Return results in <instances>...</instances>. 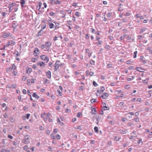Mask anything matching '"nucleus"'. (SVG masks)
<instances>
[{
	"label": "nucleus",
	"mask_w": 152,
	"mask_h": 152,
	"mask_svg": "<svg viewBox=\"0 0 152 152\" xmlns=\"http://www.w3.org/2000/svg\"><path fill=\"white\" fill-rule=\"evenodd\" d=\"M46 75L48 78L50 79L51 78V74L50 71H48L46 73Z\"/></svg>",
	"instance_id": "nucleus-10"
},
{
	"label": "nucleus",
	"mask_w": 152,
	"mask_h": 152,
	"mask_svg": "<svg viewBox=\"0 0 152 152\" xmlns=\"http://www.w3.org/2000/svg\"><path fill=\"white\" fill-rule=\"evenodd\" d=\"M51 42L47 41L45 42V45H41V47L42 49L45 48V50L48 51L50 49V47L51 46Z\"/></svg>",
	"instance_id": "nucleus-1"
},
{
	"label": "nucleus",
	"mask_w": 152,
	"mask_h": 152,
	"mask_svg": "<svg viewBox=\"0 0 152 152\" xmlns=\"http://www.w3.org/2000/svg\"><path fill=\"white\" fill-rule=\"evenodd\" d=\"M108 96V94L107 93H103L101 96L102 98L103 99H106Z\"/></svg>",
	"instance_id": "nucleus-7"
},
{
	"label": "nucleus",
	"mask_w": 152,
	"mask_h": 152,
	"mask_svg": "<svg viewBox=\"0 0 152 152\" xmlns=\"http://www.w3.org/2000/svg\"><path fill=\"white\" fill-rule=\"evenodd\" d=\"M39 9H38V10H39L42 5V3L41 2H39Z\"/></svg>",
	"instance_id": "nucleus-43"
},
{
	"label": "nucleus",
	"mask_w": 152,
	"mask_h": 152,
	"mask_svg": "<svg viewBox=\"0 0 152 152\" xmlns=\"http://www.w3.org/2000/svg\"><path fill=\"white\" fill-rule=\"evenodd\" d=\"M16 87V86L15 84H13L12 85L11 87H10V88H15Z\"/></svg>",
	"instance_id": "nucleus-35"
},
{
	"label": "nucleus",
	"mask_w": 152,
	"mask_h": 152,
	"mask_svg": "<svg viewBox=\"0 0 152 152\" xmlns=\"http://www.w3.org/2000/svg\"><path fill=\"white\" fill-rule=\"evenodd\" d=\"M91 101L92 103H93L96 102V100L94 99H92L91 100Z\"/></svg>",
	"instance_id": "nucleus-45"
},
{
	"label": "nucleus",
	"mask_w": 152,
	"mask_h": 152,
	"mask_svg": "<svg viewBox=\"0 0 152 152\" xmlns=\"http://www.w3.org/2000/svg\"><path fill=\"white\" fill-rule=\"evenodd\" d=\"M12 69H13L12 67H10L9 69H7L6 70L7 72H8L10 70H12Z\"/></svg>",
	"instance_id": "nucleus-37"
},
{
	"label": "nucleus",
	"mask_w": 152,
	"mask_h": 152,
	"mask_svg": "<svg viewBox=\"0 0 152 152\" xmlns=\"http://www.w3.org/2000/svg\"><path fill=\"white\" fill-rule=\"evenodd\" d=\"M107 67L108 68L112 67V65L111 64H107Z\"/></svg>",
	"instance_id": "nucleus-44"
},
{
	"label": "nucleus",
	"mask_w": 152,
	"mask_h": 152,
	"mask_svg": "<svg viewBox=\"0 0 152 152\" xmlns=\"http://www.w3.org/2000/svg\"><path fill=\"white\" fill-rule=\"evenodd\" d=\"M94 131L97 133H98L99 132L98 128L97 126H95L94 128Z\"/></svg>",
	"instance_id": "nucleus-23"
},
{
	"label": "nucleus",
	"mask_w": 152,
	"mask_h": 152,
	"mask_svg": "<svg viewBox=\"0 0 152 152\" xmlns=\"http://www.w3.org/2000/svg\"><path fill=\"white\" fill-rule=\"evenodd\" d=\"M15 42L13 41H12L11 42H8L7 43V45H5V46L6 47H8V46L11 45H15Z\"/></svg>",
	"instance_id": "nucleus-8"
},
{
	"label": "nucleus",
	"mask_w": 152,
	"mask_h": 152,
	"mask_svg": "<svg viewBox=\"0 0 152 152\" xmlns=\"http://www.w3.org/2000/svg\"><path fill=\"white\" fill-rule=\"evenodd\" d=\"M58 95L61 96L62 95V93L59 90H58L57 91Z\"/></svg>",
	"instance_id": "nucleus-19"
},
{
	"label": "nucleus",
	"mask_w": 152,
	"mask_h": 152,
	"mask_svg": "<svg viewBox=\"0 0 152 152\" xmlns=\"http://www.w3.org/2000/svg\"><path fill=\"white\" fill-rule=\"evenodd\" d=\"M4 117L5 118H8V115L6 113L4 115Z\"/></svg>",
	"instance_id": "nucleus-63"
},
{
	"label": "nucleus",
	"mask_w": 152,
	"mask_h": 152,
	"mask_svg": "<svg viewBox=\"0 0 152 152\" xmlns=\"http://www.w3.org/2000/svg\"><path fill=\"white\" fill-rule=\"evenodd\" d=\"M94 72H90L89 73V75L90 76H93V75H94Z\"/></svg>",
	"instance_id": "nucleus-52"
},
{
	"label": "nucleus",
	"mask_w": 152,
	"mask_h": 152,
	"mask_svg": "<svg viewBox=\"0 0 152 152\" xmlns=\"http://www.w3.org/2000/svg\"><path fill=\"white\" fill-rule=\"evenodd\" d=\"M137 51H135L134 53V55H133V57L135 58L137 56Z\"/></svg>",
	"instance_id": "nucleus-27"
},
{
	"label": "nucleus",
	"mask_w": 152,
	"mask_h": 152,
	"mask_svg": "<svg viewBox=\"0 0 152 152\" xmlns=\"http://www.w3.org/2000/svg\"><path fill=\"white\" fill-rule=\"evenodd\" d=\"M126 120V119L125 118H123L121 119V120L122 121L125 122Z\"/></svg>",
	"instance_id": "nucleus-59"
},
{
	"label": "nucleus",
	"mask_w": 152,
	"mask_h": 152,
	"mask_svg": "<svg viewBox=\"0 0 152 152\" xmlns=\"http://www.w3.org/2000/svg\"><path fill=\"white\" fill-rule=\"evenodd\" d=\"M134 121L136 122H138L139 121V119L138 118H135L134 119Z\"/></svg>",
	"instance_id": "nucleus-40"
},
{
	"label": "nucleus",
	"mask_w": 152,
	"mask_h": 152,
	"mask_svg": "<svg viewBox=\"0 0 152 152\" xmlns=\"http://www.w3.org/2000/svg\"><path fill=\"white\" fill-rule=\"evenodd\" d=\"M130 86L129 85H126L125 86V88L126 89H128L130 87Z\"/></svg>",
	"instance_id": "nucleus-47"
},
{
	"label": "nucleus",
	"mask_w": 152,
	"mask_h": 152,
	"mask_svg": "<svg viewBox=\"0 0 152 152\" xmlns=\"http://www.w3.org/2000/svg\"><path fill=\"white\" fill-rule=\"evenodd\" d=\"M25 139L28 140L29 139V138L28 136L27 135H24Z\"/></svg>",
	"instance_id": "nucleus-33"
},
{
	"label": "nucleus",
	"mask_w": 152,
	"mask_h": 152,
	"mask_svg": "<svg viewBox=\"0 0 152 152\" xmlns=\"http://www.w3.org/2000/svg\"><path fill=\"white\" fill-rule=\"evenodd\" d=\"M22 92L24 94H26V91L25 89H23L22 90Z\"/></svg>",
	"instance_id": "nucleus-50"
},
{
	"label": "nucleus",
	"mask_w": 152,
	"mask_h": 152,
	"mask_svg": "<svg viewBox=\"0 0 152 152\" xmlns=\"http://www.w3.org/2000/svg\"><path fill=\"white\" fill-rule=\"evenodd\" d=\"M91 112L93 114H95L96 112V110L95 108H93L92 109Z\"/></svg>",
	"instance_id": "nucleus-24"
},
{
	"label": "nucleus",
	"mask_w": 152,
	"mask_h": 152,
	"mask_svg": "<svg viewBox=\"0 0 152 152\" xmlns=\"http://www.w3.org/2000/svg\"><path fill=\"white\" fill-rule=\"evenodd\" d=\"M58 131V129H54L53 130V132L54 133H57Z\"/></svg>",
	"instance_id": "nucleus-55"
},
{
	"label": "nucleus",
	"mask_w": 152,
	"mask_h": 152,
	"mask_svg": "<svg viewBox=\"0 0 152 152\" xmlns=\"http://www.w3.org/2000/svg\"><path fill=\"white\" fill-rule=\"evenodd\" d=\"M104 87H101L100 89L97 91V93L96 94V96H99L100 94L104 90Z\"/></svg>",
	"instance_id": "nucleus-2"
},
{
	"label": "nucleus",
	"mask_w": 152,
	"mask_h": 152,
	"mask_svg": "<svg viewBox=\"0 0 152 152\" xmlns=\"http://www.w3.org/2000/svg\"><path fill=\"white\" fill-rule=\"evenodd\" d=\"M82 115V114L80 112L78 113L77 115V117H80V116Z\"/></svg>",
	"instance_id": "nucleus-31"
},
{
	"label": "nucleus",
	"mask_w": 152,
	"mask_h": 152,
	"mask_svg": "<svg viewBox=\"0 0 152 152\" xmlns=\"http://www.w3.org/2000/svg\"><path fill=\"white\" fill-rule=\"evenodd\" d=\"M58 38V37H55L53 39V40L54 41H56L57 39Z\"/></svg>",
	"instance_id": "nucleus-61"
},
{
	"label": "nucleus",
	"mask_w": 152,
	"mask_h": 152,
	"mask_svg": "<svg viewBox=\"0 0 152 152\" xmlns=\"http://www.w3.org/2000/svg\"><path fill=\"white\" fill-rule=\"evenodd\" d=\"M77 119H76V118H72V122H75V121H76Z\"/></svg>",
	"instance_id": "nucleus-56"
},
{
	"label": "nucleus",
	"mask_w": 152,
	"mask_h": 152,
	"mask_svg": "<svg viewBox=\"0 0 152 152\" xmlns=\"http://www.w3.org/2000/svg\"><path fill=\"white\" fill-rule=\"evenodd\" d=\"M54 25L52 23H50L49 24V28H53Z\"/></svg>",
	"instance_id": "nucleus-22"
},
{
	"label": "nucleus",
	"mask_w": 152,
	"mask_h": 152,
	"mask_svg": "<svg viewBox=\"0 0 152 152\" xmlns=\"http://www.w3.org/2000/svg\"><path fill=\"white\" fill-rule=\"evenodd\" d=\"M10 150L8 149H3L1 150H0V152H10Z\"/></svg>",
	"instance_id": "nucleus-15"
},
{
	"label": "nucleus",
	"mask_w": 152,
	"mask_h": 152,
	"mask_svg": "<svg viewBox=\"0 0 152 152\" xmlns=\"http://www.w3.org/2000/svg\"><path fill=\"white\" fill-rule=\"evenodd\" d=\"M54 4H60V2L58 0H56V1L55 0Z\"/></svg>",
	"instance_id": "nucleus-28"
},
{
	"label": "nucleus",
	"mask_w": 152,
	"mask_h": 152,
	"mask_svg": "<svg viewBox=\"0 0 152 152\" xmlns=\"http://www.w3.org/2000/svg\"><path fill=\"white\" fill-rule=\"evenodd\" d=\"M95 61L93 60L92 59H91L90 60V63L91 64L94 65H95Z\"/></svg>",
	"instance_id": "nucleus-20"
},
{
	"label": "nucleus",
	"mask_w": 152,
	"mask_h": 152,
	"mask_svg": "<svg viewBox=\"0 0 152 152\" xmlns=\"http://www.w3.org/2000/svg\"><path fill=\"white\" fill-rule=\"evenodd\" d=\"M17 73V72L16 71L14 70L13 72H12V74L14 75L15 76Z\"/></svg>",
	"instance_id": "nucleus-58"
},
{
	"label": "nucleus",
	"mask_w": 152,
	"mask_h": 152,
	"mask_svg": "<svg viewBox=\"0 0 152 152\" xmlns=\"http://www.w3.org/2000/svg\"><path fill=\"white\" fill-rule=\"evenodd\" d=\"M50 116V114L49 113H48L45 114V117L44 118V121H47L48 118H49Z\"/></svg>",
	"instance_id": "nucleus-9"
},
{
	"label": "nucleus",
	"mask_w": 152,
	"mask_h": 152,
	"mask_svg": "<svg viewBox=\"0 0 152 152\" xmlns=\"http://www.w3.org/2000/svg\"><path fill=\"white\" fill-rule=\"evenodd\" d=\"M60 61L59 60H57L56 62L54 64V70L56 71L58 69L59 67L60 66V64H59Z\"/></svg>",
	"instance_id": "nucleus-3"
},
{
	"label": "nucleus",
	"mask_w": 152,
	"mask_h": 152,
	"mask_svg": "<svg viewBox=\"0 0 152 152\" xmlns=\"http://www.w3.org/2000/svg\"><path fill=\"white\" fill-rule=\"evenodd\" d=\"M102 42V41H99L97 43V45H99L101 44Z\"/></svg>",
	"instance_id": "nucleus-62"
},
{
	"label": "nucleus",
	"mask_w": 152,
	"mask_h": 152,
	"mask_svg": "<svg viewBox=\"0 0 152 152\" xmlns=\"http://www.w3.org/2000/svg\"><path fill=\"white\" fill-rule=\"evenodd\" d=\"M66 12H65V14H63L61 16V18H65L66 16Z\"/></svg>",
	"instance_id": "nucleus-53"
},
{
	"label": "nucleus",
	"mask_w": 152,
	"mask_h": 152,
	"mask_svg": "<svg viewBox=\"0 0 152 152\" xmlns=\"http://www.w3.org/2000/svg\"><path fill=\"white\" fill-rule=\"evenodd\" d=\"M40 58L42 60H44L46 62H48L49 60V58L45 55H42L40 56Z\"/></svg>",
	"instance_id": "nucleus-4"
},
{
	"label": "nucleus",
	"mask_w": 152,
	"mask_h": 152,
	"mask_svg": "<svg viewBox=\"0 0 152 152\" xmlns=\"http://www.w3.org/2000/svg\"><path fill=\"white\" fill-rule=\"evenodd\" d=\"M104 48L107 49H109V45H107L105 46Z\"/></svg>",
	"instance_id": "nucleus-64"
},
{
	"label": "nucleus",
	"mask_w": 152,
	"mask_h": 152,
	"mask_svg": "<svg viewBox=\"0 0 152 152\" xmlns=\"http://www.w3.org/2000/svg\"><path fill=\"white\" fill-rule=\"evenodd\" d=\"M23 148L24 150H26V151L27 150V149H28V146H27V145H26V146H24L23 147Z\"/></svg>",
	"instance_id": "nucleus-30"
},
{
	"label": "nucleus",
	"mask_w": 152,
	"mask_h": 152,
	"mask_svg": "<svg viewBox=\"0 0 152 152\" xmlns=\"http://www.w3.org/2000/svg\"><path fill=\"white\" fill-rule=\"evenodd\" d=\"M56 138L58 140H59L61 139V136L59 134H57L55 136V139Z\"/></svg>",
	"instance_id": "nucleus-26"
},
{
	"label": "nucleus",
	"mask_w": 152,
	"mask_h": 152,
	"mask_svg": "<svg viewBox=\"0 0 152 152\" xmlns=\"http://www.w3.org/2000/svg\"><path fill=\"white\" fill-rule=\"evenodd\" d=\"M43 31L42 29L40 30L38 33V36H39L42 35L43 34Z\"/></svg>",
	"instance_id": "nucleus-18"
},
{
	"label": "nucleus",
	"mask_w": 152,
	"mask_h": 152,
	"mask_svg": "<svg viewBox=\"0 0 152 152\" xmlns=\"http://www.w3.org/2000/svg\"><path fill=\"white\" fill-rule=\"evenodd\" d=\"M145 29L144 28H142L140 29V32L141 33H142L143 32L145 31Z\"/></svg>",
	"instance_id": "nucleus-41"
},
{
	"label": "nucleus",
	"mask_w": 152,
	"mask_h": 152,
	"mask_svg": "<svg viewBox=\"0 0 152 152\" xmlns=\"http://www.w3.org/2000/svg\"><path fill=\"white\" fill-rule=\"evenodd\" d=\"M22 142L24 144H28L30 142L29 140H27L25 139H23L22 140Z\"/></svg>",
	"instance_id": "nucleus-14"
},
{
	"label": "nucleus",
	"mask_w": 152,
	"mask_h": 152,
	"mask_svg": "<svg viewBox=\"0 0 152 152\" xmlns=\"http://www.w3.org/2000/svg\"><path fill=\"white\" fill-rule=\"evenodd\" d=\"M50 137L51 138L53 139H55V137L53 134H52L50 135Z\"/></svg>",
	"instance_id": "nucleus-32"
},
{
	"label": "nucleus",
	"mask_w": 152,
	"mask_h": 152,
	"mask_svg": "<svg viewBox=\"0 0 152 152\" xmlns=\"http://www.w3.org/2000/svg\"><path fill=\"white\" fill-rule=\"evenodd\" d=\"M112 15V13L108 12L107 13V16L108 17H110Z\"/></svg>",
	"instance_id": "nucleus-38"
},
{
	"label": "nucleus",
	"mask_w": 152,
	"mask_h": 152,
	"mask_svg": "<svg viewBox=\"0 0 152 152\" xmlns=\"http://www.w3.org/2000/svg\"><path fill=\"white\" fill-rule=\"evenodd\" d=\"M55 0H50L49 1V3L51 4H54Z\"/></svg>",
	"instance_id": "nucleus-29"
},
{
	"label": "nucleus",
	"mask_w": 152,
	"mask_h": 152,
	"mask_svg": "<svg viewBox=\"0 0 152 152\" xmlns=\"http://www.w3.org/2000/svg\"><path fill=\"white\" fill-rule=\"evenodd\" d=\"M124 104V102H120L119 103V105L121 106H122Z\"/></svg>",
	"instance_id": "nucleus-54"
},
{
	"label": "nucleus",
	"mask_w": 152,
	"mask_h": 152,
	"mask_svg": "<svg viewBox=\"0 0 152 152\" xmlns=\"http://www.w3.org/2000/svg\"><path fill=\"white\" fill-rule=\"evenodd\" d=\"M45 113H44V114H41V118H43V119H44V118H45Z\"/></svg>",
	"instance_id": "nucleus-49"
},
{
	"label": "nucleus",
	"mask_w": 152,
	"mask_h": 152,
	"mask_svg": "<svg viewBox=\"0 0 152 152\" xmlns=\"http://www.w3.org/2000/svg\"><path fill=\"white\" fill-rule=\"evenodd\" d=\"M12 66L13 70H15L16 69V66L14 64H12Z\"/></svg>",
	"instance_id": "nucleus-46"
},
{
	"label": "nucleus",
	"mask_w": 152,
	"mask_h": 152,
	"mask_svg": "<svg viewBox=\"0 0 152 152\" xmlns=\"http://www.w3.org/2000/svg\"><path fill=\"white\" fill-rule=\"evenodd\" d=\"M75 15L77 17L79 16V13L77 11L75 12Z\"/></svg>",
	"instance_id": "nucleus-36"
},
{
	"label": "nucleus",
	"mask_w": 152,
	"mask_h": 152,
	"mask_svg": "<svg viewBox=\"0 0 152 152\" xmlns=\"http://www.w3.org/2000/svg\"><path fill=\"white\" fill-rule=\"evenodd\" d=\"M135 69L139 72H142V70H143V69L142 68L139 67H136Z\"/></svg>",
	"instance_id": "nucleus-13"
},
{
	"label": "nucleus",
	"mask_w": 152,
	"mask_h": 152,
	"mask_svg": "<svg viewBox=\"0 0 152 152\" xmlns=\"http://www.w3.org/2000/svg\"><path fill=\"white\" fill-rule=\"evenodd\" d=\"M39 51V49L37 48H35L34 49V55L35 56H37L38 55V53H37V52H38Z\"/></svg>",
	"instance_id": "nucleus-6"
},
{
	"label": "nucleus",
	"mask_w": 152,
	"mask_h": 152,
	"mask_svg": "<svg viewBox=\"0 0 152 152\" xmlns=\"http://www.w3.org/2000/svg\"><path fill=\"white\" fill-rule=\"evenodd\" d=\"M140 15L139 14H136L135 16V18H140Z\"/></svg>",
	"instance_id": "nucleus-48"
},
{
	"label": "nucleus",
	"mask_w": 152,
	"mask_h": 152,
	"mask_svg": "<svg viewBox=\"0 0 152 152\" xmlns=\"http://www.w3.org/2000/svg\"><path fill=\"white\" fill-rule=\"evenodd\" d=\"M131 13L129 12H126L125 13L124 15L126 16H129L130 15Z\"/></svg>",
	"instance_id": "nucleus-34"
},
{
	"label": "nucleus",
	"mask_w": 152,
	"mask_h": 152,
	"mask_svg": "<svg viewBox=\"0 0 152 152\" xmlns=\"http://www.w3.org/2000/svg\"><path fill=\"white\" fill-rule=\"evenodd\" d=\"M30 115V114H26V115L23 116V120H25L26 118L27 119H28L29 118Z\"/></svg>",
	"instance_id": "nucleus-12"
},
{
	"label": "nucleus",
	"mask_w": 152,
	"mask_h": 152,
	"mask_svg": "<svg viewBox=\"0 0 152 152\" xmlns=\"http://www.w3.org/2000/svg\"><path fill=\"white\" fill-rule=\"evenodd\" d=\"M32 96L33 97H34L35 98H37V99H38L39 98V97L38 96V95L35 93H34Z\"/></svg>",
	"instance_id": "nucleus-17"
},
{
	"label": "nucleus",
	"mask_w": 152,
	"mask_h": 152,
	"mask_svg": "<svg viewBox=\"0 0 152 152\" xmlns=\"http://www.w3.org/2000/svg\"><path fill=\"white\" fill-rule=\"evenodd\" d=\"M109 38L110 40H112L113 39V37L112 36H110L109 37Z\"/></svg>",
	"instance_id": "nucleus-57"
},
{
	"label": "nucleus",
	"mask_w": 152,
	"mask_h": 152,
	"mask_svg": "<svg viewBox=\"0 0 152 152\" xmlns=\"http://www.w3.org/2000/svg\"><path fill=\"white\" fill-rule=\"evenodd\" d=\"M32 71V69L31 68H29L27 70H26V73H29Z\"/></svg>",
	"instance_id": "nucleus-21"
},
{
	"label": "nucleus",
	"mask_w": 152,
	"mask_h": 152,
	"mask_svg": "<svg viewBox=\"0 0 152 152\" xmlns=\"http://www.w3.org/2000/svg\"><path fill=\"white\" fill-rule=\"evenodd\" d=\"M93 85L95 87L97 86H98V84H97V83L94 81L93 82Z\"/></svg>",
	"instance_id": "nucleus-39"
},
{
	"label": "nucleus",
	"mask_w": 152,
	"mask_h": 152,
	"mask_svg": "<svg viewBox=\"0 0 152 152\" xmlns=\"http://www.w3.org/2000/svg\"><path fill=\"white\" fill-rule=\"evenodd\" d=\"M20 4L21 5L23 6V5L25 4V0H21L20 2Z\"/></svg>",
	"instance_id": "nucleus-25"
},
{
	"label": "nucleus",
	"mask_w": 152,
	"mask_h": 152,
	"mask_svg": "<svg viewBox=\"0 0 152 152\" xmlns=\"http://www.w3.org/2000/svg\"><path fill=\"white\" fill-rule=\"evenodd\" d=\"M119 139L120 138H119L117 137L116 136H115L114 137V139L115 140L119 141Z\"/></svg>",
	"instance_id": "nucleus-42"
},
{
	"label": "nucleus",
	"mask_w": 152,
	"mask_h": 152,
	"mask_svg": "<svg viewBox=\"0 0 152 152\" xmlns=\"http://www.w3.org/2000/svg\"><path fill=\"white\" fill-rule=\"evenodd\" d=\"M65 12L63 10H60V13L61 14H65Z\"/></svg>",
	"instance_id": "nucleus-60"
},
{
	"label": "nucleus",
	"mask_w": 152,
	"mask_h": 152,
	"mask_svg": "<svg viewBox=\"0 0 152 152\" xmlns=\"http://www.w3.org/2000/svg\"><path fill=\"white\" fill-rule=\"evenodd\" d=\"M11 36V34L9 32H3L2 35V37L4 38H6L8 37Z\"/></svg>",
	"instance_id": "nucleus-5"
},
{
	"label": "nucleus",
	"mask_w": 152,
	"mask_h": 152,
	"mask_svg": "<svg viewBox=\"0 0 152 152\" xmlns=\"http://www.w3.org/2000/svg\"><path fill=\"white\" fill-rule=\"evenodd\" d=\"M120 133L123 134H126L128 132V131L127 130H121L120 131Z\"/></svg>",
	"instance_id": "nucleus-16"
},
{
	"label": "nucleus",
	"mask_w": 152,
	"mask_h": 152,
	"mask_svg": "<svg viewBox=\"0 0 152 152\" xmlns=\"http://www.w3.org/2000/svg\"><path fill=\"white\" fill-rule=\"evenodd\" d=\"M37 65H39L40 66L42 67H45V64L44 62H38L37 63Z\"/></svg>",
	"instance_id": "nucleus-11"
},
{
	"label": "nucleus",
	"mask_w": 152,
	"mask_h": 152,
	"mask_svg": "<svg viewBox=\"0 0 152 152\" xmlns=\"http://www.w3.org/2000/svg\"><path fill=\"white\" fill-rule=\"evenodd\" d=\"M49 15H50L51 16H53L54 15V13L53 12H51L49 13Z\"/></svg>",
	"instance_id": "nucleus-51"
}]
</instances>
